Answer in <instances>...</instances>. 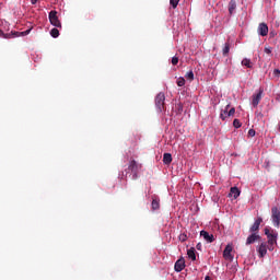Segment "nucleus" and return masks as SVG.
I'll list each match as a JSON object with an SVG mask.
<instances>
[{
  "instance_id": "23",
  "label": "nucleus",
  "mask_w": 280,
  "mask_h": 280,
  "mask_svg": "<svg viewBox=\"0 0 280 280\" xmlns=\"http://www.w3.org/2000/svg\"><path fill=\"white\" fill-rule=\"evenodd\" d=\"M231 51V46L229 44H225L223 48V56H226Z\"/></svg>"
},
{
  "instance_id": "7",
  "label": "nucleus",
  "mask_w": 280,
  "mask_h": 280,
  "mask_svg": "<svg viewBox=\"0 0 280 280\" xmlns=\"http://www.w3.org/2000/svg\"><path fill=\"white\" fill-rule=\"evenodd\" d=\"M151 209L152 211H159V209H161V198H159V196L153 195L151 197Z\"/></svg>"
},
{
  "instance_id": "33",
  "label": "nucleus",
  "mask_w": 280,
  "mask_h": 280,
  "mask_svg": "<svg viewBox=\"0 0 280 280\" xmlns=\"http://www.w3.org/2000/svg\"><path fill=\"white\" fill-rule=\"evenodd\" d=\"M256 132H255V129H249L248 130V136L249 137H255Z\"/></svg>"
},
{
  "instance_id": "3",
  "label": "nucleus",
  "mask_w": 280,
  "mask_h": 280,
  "mask_svg": "<svg viewBox=\"0 0 280 280\" xmlns=\"http://www.w3.org/2000/svg\"><path fill=\"white\" fill-rule=\"evenodd\" d=\"M155 107L158 113H163L165 110V93L160 92L155 96Z\"/></svg>"
},
{
  "instance_id": "13",
  "label": "nucleus",
  "mask_w": 280,
  "mask_h": 280,
  "mask_svg": "<svg viewBox=\"0 0 280 280\" xmlns=\"http://www.w3.org/2000/svg\"><path fill=\"white\" fill-rule=\"evenodd\" d=\"M240 194H242V191H240V188L234 186L230 189L229 196L230 198H234V200H237V198H240Z\"/></svg>"
},
{
  "instance_id": "37",
  "label": "nucleus",
  "mask_w": 280,
  "mask_h": 280,
  "mask_svg": "<svg viewBox=\"0 0 280 280\" xmlns=\"http://www.w3.org/2000/svg\"><path fill=\"white\" fill-rule=\"evenodd\" d=\"M268 250H275V245H270V244H269Z\"/></svg>"
},
{
  "instance_id": "24",
  "label": "nucleus",
  "mask_w": 280,
  "mask_h": 280,
  "mask_svg": "<svg viewBox=\"0 0 280 280\" xmlns=\"http://www.w3.org/2000/svg\"><path fill=\"white\" fill-rule=\"evenodd\" d=\"M186 79L189 80L191 82V80H194V71L190 70L186 73Z\"/></svg>"
},
{
  "instance_id": "29",
  "label": "nucleus",
  "mask_w": 280,
  "mask_h": 280,
  "mask_svg": "<svg viewBox=\"0 0 280 280\" xmlns=\"http://www.w3.org/2000/svg\"><path fill=\"white\" fill-rule=\"evenodd\" d=\"M177 86H183L185 84V78H179L176 82Z\"/></svg>"
},
{
  "instance_id": "30",
  "label": "nucleus",
  "mask_w": 280,
  "mask_h": 280,
  "mask_svg": "<svg viewBox=\"0 0 280 280\" xmlns=\"http://www.w3.org/2000/svg\"><path fill=\"white\" fill-rule=\"evenodd\" d=\"M235 115V108L232 107L229 112H228V117H233Z\"/></svg>"
},
{
  "instance_id": "27",
  "label": "nucleus",
  "mask_w": 280,
  "mask_h": 280,
  "mask_svg": "<svg viewBox=\"0 0 280 280\" xmlns=\"http://www.w3.org/2000/svg\"><path fill=\"white\" fill-rule=\"evenodd\" d=\"M180 0H171L170 3L172 5V8L176 9L178 8V3H179Z\"/></svg>"
},
{
  "instance_id": "43",
  "label": "nucleus",
  "mask_w": 280,
  "mask_h": 280,
  "mask_svg": "<svg viewBox=\"0 0 280 280\" xmlns=\"http://www.w3.org/2000/svg\"><path fill=\"white\" fill-rule=\"evenodd\" d=\"M5 23V25H8V22H4Z\"/></svg>"
},
{
  "instance_id": "28",
  "label": "nucleus",
  "mask_w": 280,
  "mask_h": 280,
  "mask_svg": "<svg viewBox=\"0 0 280 280\" xmlns=\"http://www.w3.org/2000/svg\"><path fill=\"white\" fill-rule=\"evenodd\" d=\"M0 37H2V38H12V35L11 34H5V33H3V31L0 30Z\"/></svg>"
},
{
  "instance_id": "15",
  "label": "nucleus",
  "mask_w": 280,
  "mask_h": 280,
  "mask_svg": "<svg viewBox=\"0 0 280 280\" xmlns=\"http://www.w3.org/2000/svg\"><path fill=\"white\" fill-rule=\"evenodd\" d=\"M257 240H259V235H257L256 233H252L246 240V245L248 246L250 244H255Z\"/></svg>"
},
{
  "instance_id": "12",
  "label": "nucleus",
  "mask_w": 280,
  "mask_h": 280,
  "mask_svg": "<svg viewBox=\"0 0 280 280\" xmlns=\"http://www.w3.org/2000/svg\"><path fill=\"white\" fill-rule=\"evenodd\" d=\"M258 35L259 36H268V24L260 23L258 26Z\"/></svg>"
},
{
  "instance_id": "18",
  "label": "nucleus",
  "mask_w": 280,
  "mask_h": 280,
  "mask_svg": "<svg viewBox=\"0 0 280 280\" xmlns=\"http://www.w3.org/2000/svg\"><path fill=\"white\" fill-rule=\"evenodd\" d=\"M236 8H237V2H235V0H231L229 2V12H230V14H233V12H235Z\"/></svg>"
},
{
  "instance_id": "34",
  "label": "nucleus",
  "mask_w": 280,
  "mask_h": 280,
  "mask_svg": "<svg viewBox=\"0 0 280 280\" xmlns=\"http://www.w3.org/2000/svg\"><path fill=\"white\" fill-rule=\"evenodd\" d=\"M273 74L277 75V78H279V75H280V70H279V69H275V70H273Z\"/></svg>"
},
{
  "instance_id": "20",
  "label": "nucleus",
  "mask_w": 280,
  "mask_h": 280,
  "mask_svg": "<svg viewBox=\"0 0 280 280\" xmlns=\"http://www.w3.org/2000/svg\"><path fill=\"white\" fill-rule=\"evenodd\" d=\"M243 67H247V69H253V62L248 58H244L241 62Z\"/></svg>"
},
{
  "instance_id": "41",
  "label": "nucleus",
  "mask_w": 280,
  "mask_h": 280,
  "mask_svg": "<svg viewBox=\"0 0 280 280\" xmlns=\"http://www.w3.org/2000/svg\"><path fill=\"white\" fill-rule=\"evenodd\" d=\"M205 280H211V278H210L209 276H207V277L205 278Z\"/></svg>"
},
{
  "instance_id": "26",
  "label": "nucleus",
  "mask_w": 280,
  "mask_h": 280,
  "mask_svg": "<svg viewBox=\"0 0 280 280\" xmlns=\"http://www.w3.org/2000/svg\"><path fill=\"white\" fill-rule=\"evenodd\" d=\"M233 126H234V128H242V122L240 121V119H234Z\"/></svg>"
},
{
  "instance_id": "9",
  "label": "nucleus",
  "mask_w": 280,
  "mask_h": 280,
  "mask_svg": "<svg viewBox=\"0 0 280 280\" xmlns=\"http://www.w3.org/2000/svg\"><path fill=\"white\" fill-rule=\"evenodd\" d=\"M200 236L203 237V240H206V242H208V244H212V242L215 241V237L213 236V234H210L209 232L202 230L200 232Z\"/></svg>"
},
{
  "instance_id": "16",
  "label": "nucleus",
  "mask_w": 280,
  "mask_h": 280,
  "mask_svg": "<svg viewBox=\"0 0 280 280\" xmlns=\"http://www.w3.org/2000/svg\"><path fill=\"white\" fill-rule=\"evenodd\" d=\"M229 108H231V105H226L225 109L221 110L220 119H222L223 121L224 119H226V117H229Z\"/></svg>"
},
{
  "instance_id": "21",
  "label": "nucleus",
  "mask_w": 280,
  "mask_h": 280,
  "mask_svg": "<svg viewBox=\"0 0 280 280\" xmlns=\"http://www.w3.org/2000/svg\"><path fill=\"white\" fill-rule=\"evenodd\" d=\"M59 27H54L52 30H50V36L52 38H58V36H60V31H58Z\"/></svg>"
},
{
  "instance_id": "10",
  "label": "nucleus",
  "mask_w": 280,
  "mask_h": 280,
  "mask_svg": "<svg viewBox=\"0 0 280 280\" xmlns=\"http://www.w3.org/2000/svg\"><path fill=\"white\" fill-rule=\"evenodd\" d=\"M233 247L231 245H226L224 250H223V257L224 259H229L230 261H233Z\"/></svg>"
},
{
  "instance_id": "38",
  "label": "nucleus",
  "mask_w": 280,
  "mask_h": 280,
  "mask_svg": "<svg viewBox=\"0 0 280 280\" xmlns=\"http://www.w3.org/2000/svg\"><path fill=\"white\" fill-rule=\"evenodd\" d=\"M32 5H36L38 3V0H31Z\"/></svg>"
},
{
  "instance_id": "22",
  "label": "nucleus",
  "mask_w": 280,
  "mask_h": 280,
  "mask_svg": "<svg viewBox=\"0 0 280 280\" xmlns=\"http://www.w3.org/2000/svg\"><path fill=\"white\" fill-rule=\"evenodd\" d=\"M31 32H32V28H28L26 31L18 33V36H28V34H31Z\"/></svg>"
},
{
  "instance_id": "35",
  "label": "nucleus",
  "mask_w": 280,
  "mask_h": 280,
  "mask_svg": "<svg viewBox=\"0 0 280 280\" xmlns=\"http://www.w3.org/2000/svg\"><path fill=\"white\" fill-rule=\"evenodd\" d=\"M196 248H197V250H202V243H198V244L196 245Z\"/></svg>"
},
{
  "instance_id": "32",
  "label": "nucleus",
  "mask_w": 280,
  "mask_h": 280,
  "mask_svg": "<svg viewBox=\"0 0 280 280\" xmlns=\"http://www.w3.org/2000/svg\"><path fill=\"white\" fill-rule=\"evenodd\" d=\"M172 65L174 66L178 65V57L175 56L172 58Z\"/></svg>"
},
{
  "instance_id": "11",
  "label": "nucleus",
  "mask_w": 280,
  "mask_h": 280,
  "mask_svg": "<svg viewBox=\"0 0 280 280\" xmlns=\"http://www.w3.org/2000/svg\"><path fill=\"white\" fill-rule=\"evenodd\" d=\"M175 272H183V270H185V258H179L176 262H175Z\"/></svg>"
},
{
  "instance_id": "5",
  "label": "nucleus",
  "mask_w": 280,
  "mask_h": 280,
  "mask_svg": "<svg viewBox=\"0 0 280 280\" xmlns=\"http://www.w3.org/2000/svg\"><path fill=\"white\" fill-rule=\"evenodd\" d=\"M271 220L273 223V226H276L277 229H279L280 226V210L277 207L271 208Z\"/></svg>"
},
{
  "instance_id": "6",
  "label": "nucleus",
  "mask_w": 280,
  "mask_h": 280,
  "mask_svg": "<svg viewBox=\"0 0 280 280\" xmlns=\"http://www.w3.org/2000/svg\"><path fill=\"white\" fill-rule=\"evenodd\" d=\"M261 95H264V89L260 88L258 93L253 95L252 105L254 108L259 106V102H261Z\"/></svg>"
},
{
  "instance_id": "14",
  "label": "nucleus",
  "mask_w": 280,
  "mask_h": 280,
  "mask_svg": "<svg viewBox=\"0 0 280 280\" xmlns=\"http://www.w3.org/2000/svg\"><path fill=\"white\" fill-rule=\"evenodd\" d=\"M261 222H264V219L258 218L254 222V224L250 226V229H249L250 233H255L256 231H259V226H260Z\"/></svg>"
},
{
  "instance_id": "25",
  "label": "nucleus",
  "mask_w": 280,
  "mask_h": 280,
  "mask_svg": "<svg viewBox=\"0 0 280 280\" xmlns=\"http://www.w3.org/2000/svg\"><path fill=\"white\" fill-rule=\"evenodd\" d=\"M179 242H187V233H182L178 236Z\"/></svg>"
},
{
  "instance_id": "36",
  "label": "nucleus",
  "mask_w": 280,
  "mask_h": 280,
  "mask_svg": "<svg viewBox=\"0 0 280 280\" xmlns=\"http://www.w3.org/2000/svg\"><path fill=\"white\" fill-rule=\"evenodd\" d=\"M265 54H272V50L270 48H265Z\"/></svg>"
},
{
  "instance_id": "8",
  "label": "nucleus",
  "mask_w": 280,
  "mask_h": 280,
  "mask_svg": "<svg viewBox=\"0 0 280 280\" xmlns=\"http://www.w3.org/2000/svg\"><path fill=\"white\" fill-rule=\"evenodd\" d=\"M257 253H258V257L260 259H264V257H266L267 253H268V246L266 245V243H261L258 248H257Z\"/></svg>"
},
{
  "instance_id": "2",
  "label": "nucleus",
  "mask_w": 280,
  "mask_h": 280,
  "mask_svg": "<svg viewBox=\"0 0 280 280\" xmlns=\"http://www.w3.org/2000/svg\"><path fill=\"white\" fill-rule=\"evenodd\" d=\"M48 19H49L50 25H52L54 27H59V30H62V23L58 18V11L56 10L50 11L48 13Z\"/></svg>"
},
{
  "instance_id": "19",
  "label": "nucleus",
  "mask_w": 280,
  "mask_h": 280,
  "mask_svg": "<svg viewBox=\"0 0 280 280\" xmlns=\"http://www.w3.org/2000/svg\"><path fill=\"white\" fill-rule=\"evenodd\" d=\"M163 163H164V165H170V163H172V154L171 153L163 154Z\"/></svg>"
},
{
  "instance_id": "39",
  "label": "nucleus",
  "mask_w": 280,
  "mask_h": 280,
  "mask_svg": "<svg viewBox=\"0 0 280 280\" xmlns=\"http://www.w3.org/2000/svg\"><path fill=\"white\" fill-rule=\"evenodd\" d=\"M256 115H257V117H264V114H261V113H257Z\"/></svg>"
},
{
  "instance_id": "17",
  "label": "nucleus",
  "mask_w": 280,
  "mask_h": 280,
  "mask_svg": "<svg viewBox=\"0 0 280 280\" xmlns=\"http://www.w3.org/2000/svg\"><path fill=\"white\" fill-rule=\"evenodd\" d=\"M187 255L189 259H191L192 261H196V248L190 247L189 249H187Z\"/></svg>"
},
{
  "instance_id": "4",
  "label": "nucleus",
  "mask_w": 280,
  "mask_h": 280,
  "mask_svg": "<svg viewBox=\"0 0 280 280\" xmlns=\"http://www.w3.org/2000/svg\"><path fill=\"white\" fill-rule=\"evenodd\" d=\"M265 235H267L268 244L270 246H275V244H277V237L279 235L277 231L266 228Z\"/></svg>"
},
{
  "instance_id": "42",
  "label": "nucleus",
  "mask_w": 280,
  "mask_h": 280,
  "mask_svg": "<svg viewBox=\"0 0 280 280\" xmlns=\"http://www.w3.org/2000/svg\"><path fill=\"white\" fill-rule=\"evenodd\" d=\"M278 131L280 132V124L278 125Z\"/></svg>"
},
{
  "instance_id": "1",
  "label": "nucleus",
  "mask_w": 280,
  "mask_h": 280,
  "mask_svg": "<svg viewBox=\"0 0 280 280\" xmlns=\"http://www.w3.org/2000/svg\"><path fill=\"white\" fill-rule=\"evenodd\" d=\"M141 170V164L137 161H131L127 170L119 175V178H131V180H137L139 178V171Z\"/></svg>"
},
{
  "instance_id": "40",
  "label": "nucleus",
  "mask_w": 280,
  "mask_h": 280,
  "mask_svg": "<svg viewBox=\"0 0 280 280\" xmlns=\"http://www.w3.org/2000/svg\"><path fill=\"white\" fill-rule=\"evenodd\" d=\"M276 100L277 102H280V94L277 95Z\"/></svg>"
},
{
  "instance_id": "31",
  "label": "nucleus",
  "mask_w": 280,
  "mask_h": 280,
  "mask_svg": "<svg viewBox=\"0 0 280 280\" xmlns=\"http://www.w3.org/2000/svg\"><path fill=\"white\" fill-rule=\"evenodd\" d=\"M11 34H12V36H13L14 38L21 37V35H19V34H21V32L14 31V32H11Z\"/></svg>"
}]
</instances>
